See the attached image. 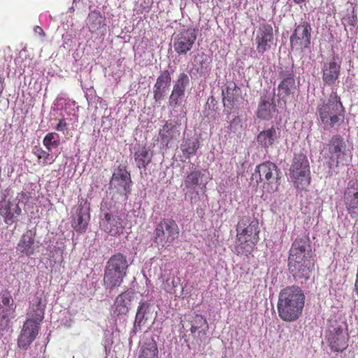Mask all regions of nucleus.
<instances>
[{"mask_svg": "<svg viewBox=\"0 0 358 358\" xmlns=\"http://www.w3.org/2000/svg\"><path fill=\"white\" fill-rule=\"evenodd\" d=\"M311 258L309 238L306 236H298L292 243L288 257L289 271L294 278H309Z\"/></svg>", "mask_w": 358, "mask_h": 358, "instance_id": "1", "label": "nucleus"}, {"mask_svg": "<svg viewBox=\"0 0 358 358\" xmlns=\"http://www.w3.org/2000/svg\"><path fill=\"white\" fill-rule=\"evenodd\" d=\"M305 304V295L296 286H289L279 294L277 309L280 318L285 322H294L302 314Z\"/></svg>", "mask_w": 358, "mask_h": 358, "instance_id": "2", "label": "nucleus"}, {"mask_svg": "<svg viewBox=\"0 0 358 358\" xmlns=\"http://www.w3.org/2000/svg\"><path fill=\"white\" fill-rule=\"evenodd\" d=\"M235 251L238 255L249 256L259 241V222L250 216L241 217L236 225Z\"/></svg>", "mask_w": 358, "mask_h": 358, "instance_id": "3", "label": "nucleus"}, {"mask_svg": "<svg viewBox=\"0 0 358 358\" xmlns=\"http://www.w3.org/2000/svg\"><path fill=\"white\" fill-rule=\"evenodd\" d=\"M317 111L325 127L332 128L345 117V108L336 92H331L327 101L318 105Z\"/></svg>", "mask_w": 358, "mask_h": 358, "instance_id": "4", "label": "nucleus"}, {"mask_svg": "<svg viewBox=\"0 0 358 358\" xmlns=\"http://www.w3.org/2000/svg\"><path fill=\"white\" fill-rule=\"evenodd\" d=\"M257 182L261 183L264 191L273 193L278 190L280 185V171L278 166L270 161L257 165L252 174Z\"/></svg>", "mask_w": 358, "mask_h": 358, "instance_id": "5", "label": "nucleus"}, {"mask_svg": "<svg viewBox=\"0 0 358 358\" xmlns=\"http://www.w3.org/2000/svg\"><path fill=\"white\" fill-rule=\"evenodd\" d=\"M128 262L124 255L121 253L113 255L108 261L103 276L104 285L113 289L119 287L127 275Z\"/></svg>", "mask_w": 358, "mask_h": 358, "instance_id": "6", "label": "nucleus"}, {"mask_svg": "<svg viewBox=\"0 0 358 358\" xmlns=\"http://www.w3.org/2000/svg\"><path fill=\"white\" fill-rule=\"evenodd\" d=\"M289 175L294 186L306 190L311 182L309 162L303 153L295 154L289 169Z\"/></svg>", "mask_w": 358, "mask_h": 358, "instance_id": "7", "label": "nucleus"}, {"mask_svg": "<svg viewBox=\"0 0 358 358\" xmlns=\"http://www.w3.org/2000/svg\"><path fill=\"white\" fill-rule=\"evenodd\" d=\"M179 232V227L175 220L162 219L155 229L154 243L163 248H168L173 245Z\"/></svg>", "mask_w": 358, "mask_h": 358, "instance_id": "8", "label": "nucleus"}, {"mask_svg": "<svg viewBox=\"0 0 358 358\" xmlns=\"http://www.w3.org/2000/svg\"><path fill=\"white\" fill-rule=\"evenodd\" d=\"M127 217L128 215L124 212L116 214L103 213L100 221L101 228L111 236H119L128 226Z\"/></svg>", "mask_w": 358, "mask_h": 358, "instance_id": "9", "label": "nucleus"}, {"mask_svg": "<svg viewBox=\"0 0 358 358\" xmlns=\"http://www.w3.org/2000/svg\"><path fill=\"white\" fill-rule=\"evenodd\" d=\"M312 27L307 21L296 25L290 36V47L292 50L303 52L311 43Z\"/></svg>", "mask_w": 358, "mask_h": 358, "instance_id": "10", "label": "nucleus"}, {"mask_svg": "<svg viewBox=\"0 0 358 358\" xmlns=\"http://www.w3.org/2000/svg\"><path fill=\"white\" fill-rule=\"evenodd\" d=\"M345 144L342 136L334 135L326 145L324 157L329 168L337 167L345 158Z\"/></svg>", "mask_w": 358, "mask_h": 358, "instance_id": "11", "label": "nucleus"}, {"mask_svg": "<svg viewBox=\"0 0 358 358\" xmlns=\"http://www.w3.org/2000/svg\"><path fill=\"white\" fill-rule=\"evenodd\" d=\"M327 341L331 350L343 352L348 346V329L343 325L331 324L327 335Z\"/></svg>", "mask_w": 358, "mask_h": 358, "instance_id": "12", "label": "nucleus"}, {"mask_svg": "<svg viewBox=\"0 0 358 358\" xmlns=\"http://www.w3.org/2000/svg\"><path fill=\"white\" fill-rule=\"evenodd\" d=\"M255 41L259 54L264 55L270 50L275 41L272 25L266 22L260 24L257 30Z\"/></svg>", "mask_w": 358, "mask_h": 358, "instance_id": "13", "label": "nucleus"}, {"mask_svg": "<svg viewBox=\"0 0 358 358\" xmlns=\"http://www.w3.org/2000/svg\"><path fill=\"white\" fill-rule=\"evenodd\" d=\"M196 40V34L194 29H184L174 36V50L179 55H185L192 50Z\"/></svg>", "mask_w": 358, "mask_h": 358, "instance_id": "14", "label": "nucleus"}, {"mask_svg": "<svg viewBox=\"0 0 358 358\" xmlns=\"http://www.w3.org/2000/svg\"><path fill=\"white\" fill-rule=\"evenodd\" d=\"M16 305L9 292L0 293V332L4 330L9 322V315L13 314Z\"/></svg>", "mask_w": 358, "mask_h": 358, "instance_id": "15", "label": "nucleus"}, {"mask_svg": "<svg viewBox=\"0 0 358 358\" xmlns=\"http://www.w3.org/2000/svg\"><path fill=\"white\" fill-rule=\"evenodd\" d=\"M343 201L352 218L358 217V181H350L344 192Z\"/></svg>", "mask_w": 358, "mask_h": 358, "instance_id": "16", "label": "nucleus"}, {"mask_svg": "<svg viewBox=\"0 0 358 358\" xmlns=\"http://www.w3.org/2000/svg\"><path fill=\"white\" fill-rule=\"evenodd\" d=\"M222 103L228 113H231L241 99V90L233 82H228L222 90Z\"/></svg>", "mask_w": 358, "mask_h": 358, "instance_id": "17", "label": "nucleus"}, {"mask_svg": "<svg viewBox=\"0 0 358 358\" xmlns=\"http://www.w3.org/2000/svg\"><path fill=\"white\" fill-rule=\"evenodd\" d=\"M112 180L117 183L119 192L124 195L125 199H127L132 185L130 172L127 170L125 166H119L113 174Z\"/></svg>", "mask_w": 358, "mask_h": 358, "instance_id": "18", "label": "nucleus"}, {"mask_svg": "<svg viewBox=\"0 0 358 358\" xmlns=\"http://www.w3.org/2000/svg\"><path fill=\"white\" fill-rule=\"evenodd\" d=\"M40 324L34 320H27L23 324L17 340V345L22 349L27 347L34 341L38 334Z\"/></svg>", "mask_w": 358, "mask_h": 358, "instance_id": "19", "label": "nucleus"}, {"mask_svg": "<svg viewBox=\"0 0 358 358\" xmlns=\"http://www.w3.org/2000/svg\"><path fill=\"white\" fill-rule=\"evenodd\" d=\"M36 231L33 229L27 230L20 237L17 250L21 254L30 257L35 254L39 248V243L36 241Z\"/></svg>", "mask_w": 358, "mask_h": 358, "instance_id": "20", "label": "nucleus"}, {"mask_svg": "<svg viewBox=\"0 0 358 358\" xmlns=\"http://www.w3.org/2000/svg\"><path fill=\"white\" fill-rule=\"evenodd\" d=\"M296 89L295 80L292 73L283 77L278 86V103L279 105H285L288 99L294 94Z\"/></svg>", "mask_w": 358, "mask_h": 358, "instance_id": "21", "label": "nucleus"}, {"mask_svg": "<svg viewBox=\"0 0 358 358\" xmlns=\"http://www.w3.org/2000/svg\"><path fill=\"white\" fill-rule=\"evenodd\" d=\"M171 82V77L169 71L168 70L163 71L157 78L153 87L154 99L155 101L157 102L164 99Z\"/></svg>", "mask_w": 358, "mask_h": 358, "instance_id": "22", "label": "nucleus"}, {"mask_svg": "<svg viewBox=\"0 0 358 358\" xmlns=\"http://www.w3.org/2000/svg\"><path fill=\"white\" fill-rule=\"evenodd\" d=\"M341 64L334 59L324 63L322 67V80L324 84L333 85L340 76Z\"/></svg>", "mask_w": 358, "mask_h": 358, "instance_id": "23", "label": "nucleus"}, {"mask_svg": "<svg viewBox=\"0 0 358 358\" xmlns=\"http://www.w3.org/2000/svg\"><path fill=\"white\" fill-rule=\"evenodd\" d=\"M13 204L9 200H2L0 201V216L3 218L5 223L11 225L15 222V219L19 216L22 210L17 204L13 208Z\"/></svg>", "mask_w": 358, "mask_h": 358, "instance_id": "24", "label": "nucleus"}, {"mask_svg": "<svg viewBox=\"0 0 358 358\" xmlns=\"http://www.w3.org/2000/svg\"><path fill=\"white\" fill-rule=\"evenodd\" d=\"M90 220V208L80 203L76 215L73 217L71 225L76 231L84 232L86 231Z\"/></svg>", "mask_w": 358, "mask_h": 358, "instance_id": "25", "label": "nucleus"}, {"mask_svg": "<svg viewBox=\"0 0 358 358\" xmlns=\"http://www.w3.org/2000/svg\"><path fill=\"white\" fill-rule=\"evenodd\" d=\"M276 110V105L272 99L267 95H263L260 100L257 110V116L262 120H270Z\"/></svg>", "mask_w": 358, "mask_h": 358, "instance_id": "26", "label": "nucleus"}, {"mask_svg": "<svg viewBox=\"0 0 358 358\" xmlns=\"http://www.w3.org/2000/svg\"><path fill=\"white\" fill-rule=\"evenodd\" d=\"M279 133L274 127L264 129L257 135V141L258 143L265 149L271 147L278 139Z\"/></svg>", "mask_w": 358, "mask_h": 358, "instance_id": "27", "label": "nucleus"}, {"mask_svg": "<svg viewBox=\"0 0 358 358\" xmlns=\"http://www.w3.org/2000/svg\"><path fill=\"white\" fill-rule=\"evenodd\" d=\"M190 322L191 334L195 336L196 333H198V337H199V340L201 341L202 338H205L206 331L208 329L207 320L201 315L196 314L193 317Z\"/></svg>", "mask_w": 358, "mask_h": 358, "instance_id": "28", "label": "nucleus"}, {"mask_svg": "<svg viewBox=\"0 0 358 358\" xmlns=\"http://www.w3.org/2000/svg\"><path fill=\"white\" fill-rule=\"evenodd\" d=\"M138 358H159V350L156 341L152 338L147 339L142 345Z\"/></svg>", "mask_w": 358, "mask_h": 358, "instance_id": "29", "label": "nucleus"}, {"mask_svg": "<svg viewBox=\"0 0 358 358\" xmlns=\"http://www.w3.org/2000/svg\"><path fill=\"white\" fill-rule=\"evenodd\" d=\"M134 157L138 168L145 169L152 161V154L145 146H142L135 152Z\"/></svg>", "mask_w": 358, "mask_h": 358, "instance_id": "30", "label": "nucleus"}, {"mask_svg": "<svg viewBox=\"0 0 358 358\" xmlns=\"http://www.w3.org/2000/svg\"><path fill=\"white\" fill-rule=\"evenodd\" d=\"M87 25L91 32H94L105 25V17L99 11H92L88 15Z\"/></svg>", "mask_w": 358, "mask_h": 358, "instance_id": "31", "label": "nucleus"}, {"mask_svg": "<svg viewBox=\"0 0 358 358\" xmlns=\"http://www.w3.org/2000/svg\"><path fill=\"white\" fill-rule=\"evenodd\" d=\"M150 304L147 301H141L135 317L134 327L139 328L145 324L148 320L147 314L150 312Z\"/></svg>", "mask_w": 358, "mask_h": 358, "instance_id": "32", "label": "nucleus"}, {"mask_svg": "<svg viewBox=\"0 0 358 358\" xmlns=\"http://www.w3.org/2000/svg\"><path fill=\"white\" fill-rule=\"evenodd\" d=\"M176 133L179 135L178 131L176 129V126L166 122L159 130V135L162 141L167 145L176 137Z\"/></svg>", "mask_w": 358, "mask_h": 358, "instance_id": "33", "label": "nucleus"}, {"mask_svg": "<svg viewBox=\"0 0 358 358\" xmlns=\"http://www.w3.org/2000/svg\"><path fill=\"white\" fill-rule=\"evenodd\" d=\"M48 150H45L40 146H34L33 148V153L38 159V163L42 166L51 164L55 162L53 156L50 155Z\"/></svg>", "mask_w": 358, "mask_h": 358, "instance_id": "34", "label": "nucleus"}, {"mask_svg": "<svg viewBox=\"0 0 358 358\" xmlns=\"http://www.w3.org/2000/svg\"><path fill=\"white\" fill-rule=\"evenodd\" d=\"M130 301L131 296L128 292H123L116 298V310L119 314H126L128 313Z\"/></svg>", "mask_w": 358, "mask_h": 358, "instance_id": "35", "label": "nucleus"}, {"mask_svg": "<svg viewBox=\"0 0 358 358\" xmlns=\"http://www.w3.org/2000/svg\"><path fill=\"white\" fill-rule=\"evenodd\" d=\"M189 84V78L185 73H180L175 82L173 92L185 96V90Z\"/></svg>", "mask_w": 358, "mask_h": 358, "instance_id": "36", "label": "nucleus"}, {"mask_svg": "<svg viewBox=\"0 0 358 358\" xmlns=\"http://www.w3.org/2000/svg\"><path fill=\"white\" fill-rule=\"evenodd\" d=\"M209 64L208 56L205 53L201 52L194 56V66L198 73H203L207 71Z\"/></svg>", "mask_w": 358, "mask_h": 358, "instance_id": "37", "label": "nucleus"}, {"mask_svg": "<svg viewBox=\"0 0 358 358\" xmlns=\"http://www.w3.org/2000/svg\"><path fill=\"white\" fill-rule=\"evenodd\" d=\"M43 144L47 150L52 151V148H57L60 144V138L55 132L48 133L43 139Z\"/></svg>", "mask_w": 358, "mask_h": 358, "instance_id": "38", "label": "nucleus"}, {"mask_svg": "<svg viewBox=\"0 0 358 358\" xmlns=\"http://www.w3.org/2000/svg\"><path fill=\"white\" fill-rule=\"evenodd\" d=\"M45 308L43 306H32L30 304L29 310L27 313L29 318L27 320H34L37 324L43 320L45 315Z\"/></svg>", "mask_w": 358, "mask_h": 358, "instance_id": "39", "label": "nucleus"}, {"mask_svg": "<svg viewBox=\"0 0 358 358\" xmlns=\"http://www.w3.org/2000/svg\"><path fill=\"white\" fill-rule=\"evenodd\" d=\"M201 173L200 171H192L189 173L185 180V186L188 189H194L199 184Z\"/></svg>", "mask_w": 358, "mask_h": 358, "instance_id": "40", "label": "nucleus"}, {"mask_svg": "<svg viewBox=\"0 0 358 358\" xmlns=\"http://www.w3.org/2000/svg\"><path fill=\"white\" fill-rule=\"evenodd\" d=\"M199 148V143L197 141L193 142L191 144H188L186 148L182 150V151L186 159H190L192 157L196 155Z\"/></svg>", "mask_w": 358, "mask_h": 358, "instance_id": "41", "label": "nucleus"}, {"mask_svg": "<svg viewBox=\"0 0 358 358\" xmlns=\"http://www.w3.org/2000/svg\"><path fill=\"white\" fill-rule=\"evenodd\" d=\"M31 305L45 308L46 299H45L43 291L36 292L34 297L31 302Z\"/></svg>", "mask_w": 358, "mask_h": 358, "instance_id": "42", "label": "nucleus"}, {"mask_svg": "<svg viewBox=\"0 0 358 358\" xmlns=\"http://www.w3.org/2000/svg\"><path fill=\"white\" fill-rule=\"evenodd\" d=\"M184 96H182V94L172 91L169 99V106L173 108L178 107L181 104L182 99Z\"/></svg>", "mask_w": 358, "mask_h": 358, "instance_id": "43", "label": "nucleus"}, {"mask_svg": "<svg viewBox=\"0 0 358 358\" xmlns=\"http://www.w3.org/2000/svg\"><path fill=\"white\" fill-rule=\"evenodd\" d=\"M163 286H164V289L168 293L173 294H176L175 288L177 287V283L175 282V279L173 278H168L164 282Z\"/></svg>", "mask_w": 358, "mask_h": 358, "instance_id": "44", "label": "nucleus"}, {"mask_svg": "<svg viewBox=\"0 0 358 358\" xmlns=\"http://www.w3.org/2000/svg\"><path fill=\"white\" fill-rule=\"evenodd\" d=\"M67 129V123L64 119L59 120V123L55 127V129L58 131H64Z\"/></svg>", "mask_w": 358, "mask_h": 358, "instance_id": "45", "label": "nucleus"}, {"mask_svg": "<svg viewBox=\"0 0 358 358\" xmlns=\"http://www.w3.org/2000/svg\"><path fill=\"white\" fill-rule=\"evenodd\" d=\"M34 31L36 34H38L41 36H44L45 35V33H44L43 29L41 27H39V26H36L34 27Z\"/></svg>", "mask_w": 358, "mask_h": 358, "instance_id": "46", "label": "nucleus"}, {"mask_svg": "<svg viewBox=\"0 0 358 358\" xmlns=\"http://www.w3.org/2000/svg\"><path fill=\"white\" fill-rule=\"evenodd\" d=\"M354 290H355L357 296H358V279H355Z\"/></svg>", "mask_w": 358, "mask_h": 358, "instance_id": "47", "label": "nucleus"}, {"mask_svg": "<svg viewBox=\"0 0 358 358\" xmlns=\"http://www.w3.org/2000/svg\"><path fill=\"white\" fill-rule=\"evenodd\" d=\"M3 79L0 76V94H1V92L3 90Z\"/></svg>", "mask_w": 358, "mask_h": 358, "instance_id": "48", "label": "nucleus"}, {"mask_svg": "<svg viewBox=\"0 0 358 358\" xmlns=\"http://www.w3.org/2000/svg\"><path fill=\"white\" fill-rule=\"evenodd\" d=\"M355 21L356 20L355 19V17L352 16L351 18H350L349 24L352 26H354Z\"/></svg>", "mask_w": 358, "mask_h": 358, "instance_id": "49", "label": "nucleus"}, {"mask_svg": "<svg viewBox=\"0 0 358 358\" xmlns=\"http://www.w3.org/2000/svg\"><path fill=\"white\" fill-rule=\"evenodd\" d=\"M296 4H301L305 2L306 0H292Z\"/></svg>", "mask_w": 358, "mask_h": 358, "instance_id": "50", "label": "nucleus"}, {"mask_svg": "<svg viewBox=\"0 0 358 358\" xmlns=\"http://www.w3.org/2000/svg\"><path fill=\"white\" fill-rule=\"evenodd\" d=\"M355 241L358 245V231H357V233L355 234Z\"/></svg>", "mask_w": 358, "mask_h": 358, "instance_id": "51", "label": "nucleus"}]
</instances>
